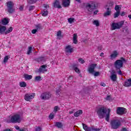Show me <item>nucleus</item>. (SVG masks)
<instances>
[{
	"mask_svg": "<svg viewBox=\"0 0 131 131\" xmlns=\"http://www.w3.org/2000/svg\"><path fill=\"white\" fill-rule=\"evenodd\" d=\"M11 123H20L21 122V116L16 114L11 116L10 122Z\"/></svg>",
	"mask_w": 131,
	"mask_h": 131,
	"instance_id": "obj_6",
	"label": "nucleus"
},
{
	"mask_svg": "<svg viewBox=\"0 0 131 131\" xmlns=\"http://www.w3.org/2000/svg\"><path fill=\"white\" fill-rule=\"evenodd\" d=\"M114 5V2H111L108 5V7H113V6Z\"/></svg>",
	"mask_w": 131,
	"mask_h": 131,
	"instance_id": "obj_48",
	"label": "nucleus"
},
{
	"mask_svg": "<svg viewBox=\"0 0 131 131\" xmlns=\"http://www.w3.org/2000/svg\"><path fill=\"white\" fill-rule=\"evenodd\" d=\"M35 28L37 30H40V29H42V26L40 24H37L35 25Z\"/></svg>",
	"mask_w": 131,
	"mask_h": 131,
	"instance_id": "obj_27",
	"label": "nucleus"
},
{
	"mask_svg": "<svg viewBox=\"0 0 131 131\" xmlns=\"http://www.w3.org/2000/svg\"><path fill=\"white\" fill-rule=\"evenodd\" d=\"M7 11L8 13L12 14L15 12V8H14V3L12 1H9L7 3Z\"/></svg>",
	"mask_w": 131,
	"mask_h": 131,
	"instance_id": "obj_7",
	"label": "nucleus"
},
{
	"mask_svg": "<svg viewBox=\"0 0 131 131\" xmlns=\"http://www.w3.org/2000/svg\"><path fill=\"white\" fill-rule=\"evenodd\" d=\"M36 32H37V30L36 29H33L32 30V33L33 34H35L36 33Z\"/></svg>",
	"mask_w": 131,
	"mask_h": 131,
	"instance_id": "obj_45",
	"label": "nucleus"
},
{
	"mask_svg": "<svg viewBox=\"0 0 131 131\" xmlns=\"http://www.w3.org/2000/svg\"><path fill=\"white\" fill-rule=\"evenodd\" d=\"M57 37L58 38V39H61V37H62V31H58L57 32Z\"/></svg>",
	"mask_w": 131,
	"mask_h": 131,
	"instance_id": "obj_26",
	"label": "nucleus"
},
{
	"mask_svg": "<svg viewBox=\"0 0 131 131\" xmlns=\"http://www.w3.org/2000/svg\"><path fill=\"white\" fill-rule=\"evenodd\" d=\"M124 58H122V59H118L114 63L115 68L119 75H122V73L121 72V70H120V68L123 67V62H124Z\"/></svg>",
	"mask_w": 131,
	"mask_h": 131,
	"instance_id": "obj_2",
	"label": "nucleus"
},
{
	"mask_svg": "<svg viewBox=\"0 0 131 131\" xmlns=\"http://www.w3.org/2000/svg\"><path fill=\"white\" fill-rule=\"evenodd\" d=\"M111 13H112L111 9H110V7H107L106 8V12L103 14V16L104 17H108V16H110V15H111Z\"/></svg>",
	"mask_w": 131,
	"mask_h": 131,
	"instance_id": "obj_18",
	"label": "nucleus"
},
{
	"mask_svg": "<svg viewBox=\"0 0 131 131\" xmlns=\"http://www.w3.org/2000/svg\"><path fill=\"white\" fill-rule=\"evenodd\" d=\"M6 30H7L6 26H3L0 25V33L5 34Z\"/></svg>",
	"mask_w": 131,
	"mask_h": 131,
	"instance_id": "obj_20",
	"label": "nucleus"
},
{
	"mask_svg": "<svg viewBox=\"0 0 131 131\" xmlns=\"http://www.w3.org/2000/svg\"><path fill=\"white\" fill-rule=\"evenodd\" d=\"M112 129H117L121 126V121L118 119H113L110 122Z\"/></svg>",
	"mask_w": 131,
	"mask_h": 131,
	"instance_id": "obj_4",
	"label": "nucleus"
},
{
	"mask_svg": "<svg viewBox=\"0 0 131 131\" xmlns=\"http://www.w3.org/2000/svg\"><path fill=\"white\" fill-rule=\"evenodd\" d=\"M75 19L73 18H69L68 19V21L69 22V23H70V24H72V23H74V21H75Z\"/></svg>",
	"mask_w": 131,
	"mask_h": 131,
	"instance_id": "obj_35",
	"label": "nucleus"
},
{
	"mask_svg": "<svg viewBox=\"0 0 131 131\" xmlns=\"http://www.w3.org/2000/svg\"><path fill=\"white\" fill-rule=\"evenodd\" d=\"M35 80L36 81H40L41 80V77L40 76L35 77Z\"/></svg>",
	"mask_w": 131,
	"mask_h": 131,
	"instance_id": "obj_40",
	"label": "nucleus"
},
{
	"mask_svg": "<svg viewBox=\"0 0 131 131\" xmlns=\"http://www.w3.org/2000/svg\"><path fill=\"white\" fill-rule=\"evenodd\" d=\"M19 131H27V129H20Z\"/></svg>",
	"mask_w": 131,
	"mask_h": 131,
	"instance_id": "obj_60",
	"label": "nucleus"
},
{
	"mask_svg": "<svg viewBox=\"0 0 131 131\" xmlns=\"http://www.w3.org/2000/svg\"><path fill=\"white\" fill-rule=\"evenodd\" d=\"M34 9V6H31L29 7V11H32Z\"/></svg>",
	"mask_w": 131,
	"mask_h": 131,
	"instance_id": "obj_49",
	"label": "nucleus"
},
{
	"mask_svg": "<svg viewBox=\"0 0 131 131\" xmlns=\"http://www.w3.org/2000/svg\"><path fill=\"white\" fill-rule=\"evenodd\" d=\"M100 56L101 57H102V56H104V53H101L100 54Z\"/></svg>",
	"mask_w": 131,
	"mask_h": 131,
	"instance_id": "obj_63",
	"label": "nucleus"
},
{
	"mask_svg": "<svg viewBox=\"0 0 131 131\" xmlns=\"http://www.w3.org/2000/svg\"><path fill=\"white\" fill-rule=\"evenodd\" d=\"M120 14V12L116 11V12L114 14V18H117V17H118V16H119Z\"/></svg>",
	"mask_w": 131,
	"mask_h": 131,
	"instance_id": "obj_42",
	"label": "nucleus"
},
{
	"mask_svg": "<svg viewBox=\"0 0 131 131\" xmlns=\"http://www.w3.org/2000/svg\"><path fill=\"white\" fill-rule=\"evenodd\" d=\"M9 59H10V56L6 55L4 57V59L3 60V63H4V64H6V63H7L8 62V60H9Z\"/></svg>",
	"mask_w": 131,
	"mask_h": 131,
	"instance_id": "obj_32",
	"label": "nucleus"
},
{
	"mask_svg": "<svg viewBox=\"0 0 131 131\" xmlns=\"http://www.w3.org/2000/svg\"><path fill=\"white\" fill-rule=\"evenodd\" d=\"M28 2L30 4H34V3L37 2V0H28Z\"/></svg>",
	"mask_w": 131,
	"mask_h": 131,
	"instance_id": "obj_43",
	"label": "nucleus"
},
{
	"mask_svg": "<svg viewBox=\"0 0 131 131\" xmlns=\"http://www.w3.org/2000/svg\"><path fill=\"white\" fill-rule=\"evenodd\" d=\"M43 7L44 8H45V9H48L50 8V6H49V5H47V4L44 5Z\"/></svg>",
	"mask_w": 131,
	"mask_h": 131,
	"instance_id": "obj_50",
	"label": "nucleus"
},
{
	"mask_svg": "<svg viewBox=\"0 0 131 131\" xmlns=\"http://www.w3.org/2000/svg\"><path fill=\"white\" fill-rule=\"evenodd\" d=\"M83 126V128L84 129L85 131H100L101 130V128H96L95 126H91V127H89L88 125H85V124L83 123L82 124Z\"/></svg>",
	"mask_w": 131,
	"mask_h": 131,
	"instance_id": "obj_9",
	"label": "nucleus"
},
{
	"mask_svg": "<svg viewBox=\"0 0 131 131\" xmlns=\"http://www.w3.org/2000/svg\"><path fill=\"white\" fill-rule=\"evenodd\" d=\"M19 85L21 88H25L26 86V83L25 82H20Z\"/></svg>",
	"mask_w": 131,
	"mask_h": 131,
	"instance_id": "obj_41",
	"label": "nucleus"
},
{
	"mask_svg": "<svg viewBox=\"0 0 131 131\" xmlns=\"http://www.w3.org/2000/svg\"><path fill=\"white\" fill-rule=\"evenodd\" d=\"M73 113H74V110L70 111V112H69V114H73Z\"/></svg>",
	"mask_w": 131,
	"mask_h": 131,
	"instance_id": "obj_59",
	"label": "nucleus"
},
{
	"mask_svg": "<svg viewBox=\"0 0 131 131\" xmlns=\"http://www.w3.org/2000/svg\"><path fill=\"white\" fill-rule=\"evenodd\" d=\"M58 110H60V107H59L58 106H55L54 108L53 112L54 113H57V111H58Z\"/></svg>",
	"mask_w": 131,
	"mask_h": 131,
	"instance_id": "obj_38",
	"label": "nucleus"
},
{
	"mask_svg": "<svg viewBox=\"0 0 131 131\" xmlns=\"http://www.w3.org/2000/svg\"><path fill=\"white\" fill-rule=\"evenodd\" d=\"M54 117H55V114H50L49 115V118L50 119H53Z\"/></svg>",
	"mask_w": 131,
	"mask_h": 131,
	"instance_id": "obj_44",
	"label": "nucleus"
},
{
	"mask_svg": "<svg viewBox=\"0 0 131 131\" xmlns=\"http://www.w3.org/2000/svg\"><path fill=\"white\" fill-rule=\"evenodd\" d=\"M106 99L107 100V101H110V100H111V97L110 96H108L106 97Z\"/></svg>",
	"mask_w": 131,
	"mask_h": 131,
	"instance_id": "obj_53",
	"label": "nucleus"
},
{
	"mask_svg": "<svg viewBox=\"0 0 131 131\" xmlns=\"http://www.w3.org/2000/svg\"><path fill=\"white\" fill-rule=\"evenodd\" d=\"M53 7H54V8H57V9H61V8H62L61 5H60V1L59 0H56L54 2Z\"/></svg>",
	"mask_w": 131,
	"mask_h": 131,
	"instance_id": "obj_17",
	"label": "nucleus"
},
{
	"mask_svg": "<svg viewBox=\"0 0 131 131\" xmlns=\"http://www.w3.org/2000/svg\"><path fill=\"white\" fill-rule=\"evenodd\" d=\"M123 85L126 88H128V86H131V82H124Z\"/></svg>",
	"mask_w": 131,
	"mask_h": 131,
	"instance_id": "obj_36",
	"label": "nucleus"
},
{
	"mask_svg": "<svg viewBox=\"0 0 131 131\" xmlns=\"http://www.w3.org/2000/svg\"><path fill=\"white\" fill-rule=\"evenodd\" d=\"M111 111L110 109L107 108L105 107H101L99 108H98L96 113H97V115H98V117L100 119H102V118H104V116H105V114L106 115L105 116V120L106 121H109V119H110V112Z\"/></svg>",
	"mask_w": 131,
	"mask_h": 131,
	"instance_id": "obj_1",
	"label": "nucleus"
},
{
	"mask_svg": "<svg viewBox=\"0 0 131 131\" xmlns=\"http://www.w3.org/2000/svg\"><path fill=\"white\" fill-rule=\"evenodd\" d=\"M36 131H41V127H37L35 129Z\"/></svg>",
	"mask_w": 131,
	"mask_h": 131,
	"instance_id": "obj_47",
	"label": "nucleus"
},
{
	"mask_svg": "<svg viewBox=\"0 0 131 131\" xmlns=\"http://www.w3.org/2000/svg\"><path fill=\"white\" fill-rule=\"evenodd\" d=\"M126 82H131V78L127 79Z\"/></svg>",
	"mask_w": 131,
	"mask_h": 131,
	"instance_id": "obj_58",
	"label": "nucleus"
},
{
	"mask_svg": "<svg viewBox=\"0 0 131 131\" xmlns=\"http://www.w3.org/2000/svg\"><path fill=\"white\" fill-rule=\"evenodd\" d=\"M52 97V94L50 92H45L41 94L40 99L41 100H49Z\"/></svg>",
	"mask_w": 131,
	"mask_h": 131,
	"instance_id": "obj_10",
	"label": "nucleus"
},
{
	"mask_svg": "<svg viewBox=\"0 0 131 131\" xmlns=\"http://www.w3.org/2000/svg\"><path fill=\"white\" fill-rule=\"evenodd\" d=\"M126 113V110L123 107H118L117 108V114L118 115H123Z\"/></svg>",
	"mask_w": 131,
	"mask_h": 131,
	"instance_id": "obj_12",
	"label": "nucleus"
},
{
	"mask_svg": "<svg viewBox=\"0 0 131 131\" xmlns=\"http://www.w3.org/2000/svg\"><path fill=\"white\" fill-rule=\"evenodd\" d=\"M121 131H127V129H126V128L124 127L122 128Z\"/></svg>",
	"mask_w": 131,
	"mask_h": 131,
	"instance_id": "obj_56",
	"label": "nucleus"
},
{
	"mask_svg": "<svg viewBox=\"0 0 131 131\" xmlns=\"http://www.w3.org/2000/svg\"><path fill=\"white\" fill-rule=\"evenodd\" d=\"M55 125L57 126V127H58V128H61V127L63 126V124H62V123L60 122H56Z\"/></svg>",
	"mask_w": 131,
	"mask_h": 131,
	"instance_id": "obj_29",
	"label": "nucleus"
},
{
	"mask_svg": "<svg viewBox=\"0 0 131 131\" xmlns=\"http://www.w3.org/2000/svg\"><path fill=\"white\" fill-rule=\"evenodd\" d=\"M99 5L100 3L96 1H91L89 3H87L86 9L89 12H93L95 9L99 7Z\"/></svg>",
	"mask_w": 131,
	"mask_h": 131,
	"instance_id": "obj_3",
	"label": "nucleus"
},
{
	"mask_svg": "<svg viewBox=\"0 0 131 131\" xmlns=\"http://www.w3.org/2000/svg\"><path fill=\"white\" fill-rule=\"evenodd\" d=\"M48 11H42V16H43V17H46L47 16H48Z\"/></svg>",
	"mask_w": 131,
	"mask_h": 131,
	"instance_id": "obj_39",
	"label": "nucleus"
},
{
	"mask_svg": "<svg viewBox=\"0 0 131 131\" xmlns=\"http://www.w3.org/2000/svg\"><path fill=\"white\" fill-rule=\"evenodd\" d=\"M64 51L67 54H72L74 52L73 47L71 45H67L65 47Z\"/></svg>",
	"mask_w": 131,
	"mask_h": 131,
	"instance_id": "obj_13",
	"label": "nucleus"
},
{
	"mask_svg": "<svg viewBox=\"0 0 131 131\" xmlns=\"http://www.w3.org/2000/svg\"><path fill=\"white\" fill-rule=\"evenodd\" d=\"M47 65H42L39 68V72L40 73H45L47 72L48 70H47Z\"/></svg>",
	"mask_w": 131,
	"mask_h": 131,
	"instance_id": "obj_15",
	"label": "nucleus"
},
{
	"mask_svg": "<svg viewBox=\"0 0 131 131\" xmlns=\"http://www.w3.org/2000/svg\"><path fill=\"white\" fill-rule=\"evenodd\" d=\"M78 62H79V63H80V64H84V63H85V61H84V60H83V59H82V58H79L78 59Z\"/></svg>",
	"mask_w": 131,
	"mask_h": 131,
	"instance_id": "obj_37",
	"label": "nucleus"
},
{
	"mask_svg": "<svg viewBox=\"0 0 131 131\" xmlns=\"http://www.w3.org/2000/svg\"><path fill=\"white\" fill-rule=\"evenodd\" d=\"M110 77L112 81H116V79H117V76L116 75L115 71H112Z\"/></svg>",
	"mask_w": 131,
	"mask_h": 131,
	"instance_id": "obj_14",
	"label": "nucleus"
},
{
	"mask_svg": "<svg viewBox=\"0 0 131 131\" xmlns=\"http://www.w3.org/2000/svg\"><path fill=\"white\" fill-rule=\"evenodd\" d=\"M62 6L66 8L69 7L70 6V0H62Z\"/></svg>",
	"mask_w": 131,
	"mask_h": 131,
	"instance_id": "obj_19",
	"label": "nucleus"
},
{
	"mask_svg": "<svg viewBox=\"0 0 131 131\" xmlns=\"http://www.w3.org/2000/svg\"><path fill=\"white\" fill-rule=\"evenodd\" d=\"M93 23V25H95L96 27H98V26H100V21H99V20H94Z\"/></svg>",
	"mask_w": 131,
	"mask_h": 131,
	"instance_id": "obj_30",
	"label": "nucleus"
},
{
	"mask_svg": "<svg viewBox=\"0 0 131 131\" xmlns=\"http://www.w3.org/2000/svg\"><path fill=\"white\" fill-rule=\"evenodd\" d=\"M73 69H74V71H75L76 72V73H78V74L80 73V70H79V69H78V68H77L75 66H74Z\"/></svg>",
	"mask_w": 131,
	"mask_h": 131,
	"instance_id": "obj_34",
	"label": "nucleus"
},
{
	"mask_svg": "<svg viewBox=\"0 0 131 131\" xmlns=\"http://www.w3.org/2000/svg\"><path fill=\"white\" fill-rule=\"evenodd\" d=\"M43 60V57H40L38 59V61H42Z\"/></svg>",
	"mask_w": 131,
	"mask_h": 131,
	"instance_id": "obj_57",
	"label": "nucleus"
},
{
	"mask_svg": "<svg viewBox=\"0 0 131 131\" xmlns=\"http://www.w3.org/2000/svg\"><path fill=\"white\" fill-rule=\"evenodd\" d=\"M116 12H120V10H121V5H116L115 7Z\"/></svg>",
	"mask_w": 131,
	"mask_h": 131,
	"instance_id": "obj_28",
	"label": "nucleus"
},
{
	"mask_svg": "<svg viewBox=\"0 0 131 131\" xmlns=\"http://www.w3.org/2000/svg\"><path fill=\"white\" fill-rule=\"evenodd\" d=\"M96 67H97V64H92L90 65L88 68V71L89 73L91 74H93L94 76L97 77V76H99L100 75V72H95V68H96Z\"/></svg>",
	"mask_w": 131,
	"mask_h": 131,
	"instance_id": "obj_5",
	"label": "nucleus"
},
{
	"mask_svg": "<svg viewBox=\"0 0 131 131\" xmlns=\"http://www.w3.org/2000/svg\"><path fill=\"white\" fill-rule=\"evenodd\" d=\"M3 25H7L9 23V20L7 18H4L1 22Z\"/></svg>",
	"mask_w": 131,
	"mask_h": 131,
	"instance_id": "obj_24",
	"label": "nucleus"
},
{
	"mask_svg": "<svg viewBox=\"0 0 131 131\" xmlns=\"http://www.w3.org/2000/svg\"><path fill=\"white\" fill-rule=\"evenodd\" d=\"M125 13L124 12H122L120 13V16H121L122 17H123V16H125Z\"/></svg>",
	"mask_w": 131,
	"mask_h": 131,
	"instance_id": "obj_52",
	"label": "nucleus"
},
{
	"mask_svg": "<svg viewBox=\"0 0 131 131\" xmlns=\"http://www.w3.org/2000/svg\"><path fill=\"white\" fill-rule=\"evenodd\" d=\"M24 77L25 78L26 80H30V79H32V75H28V74H24Z\"/></svg>",
	"mask_w": 131,
	"mask_h": 131,
	"instance_id": "obj_22",
	"label": "nucleus"
},
{
	"mask_svg": "<svg viewBox=\"0 0 131 131\" xmlns=\"http://www.w3.org/2000/svg\"><path fill=\"white\" fill-rule=\"evenodd\" d=\"M4 131H12L10 129H5Z\"/></svg>",
	"mask_w": 131,
	"mask_h": 131,
	"instance_id": "obj_62",
	"label": "nucleus"
},
{
	"mask_svg": "<svg viewBox=\"0 0 131 131\" xmlns=\"http://www.w3.org/2000/svg\"><path fill=\"white\" fill-rule=\"evenodd\" d=\"M124 24V21H121L117 23H113L112 24V30H115L116 29H120L122 27V26Z\"/></svg>",
	"mask_w": 131,
	"mask_h": 131,
	"instance_id": "obj_8",
	"label": "nucleus"
},
{
	"mask_svg": "<svg viewBox=\"0 0 131 131\" xmlns=\"http://www.w3.org/2000/svg\"><path fill=\"white\" fill-rule=\"evenodd\" d=\"M128 17L129 18L131 19V14L128 15Z\"/></svg>",
	"mask_w": 131,
	"mask_h": 131,
	"instance_id": "obj_64",
	"label": "nucleus"
},
{
	"mask_svg": "<svg viewBox=\"0 0 131 131\" xmlns=\"http://www.w3.org/2000/svg\"><path fill=\"white\" fill-rule=\"evenodd\" d=\"M35 96V94L34 93L32 94H26L25 95V100L26 101H28L30 102L32 99L34 98V97Z\"/></svg>",
	"mask_w": 131,
	"mask_h": 131,
	"instance_id": "obj_11",
	"label": "nucleus"
},
{
	"mask_svg": "<svg viewBox=\"0 0 131 131\" xmlns=\"http://www.w3.org/2000/svg\"><path fill=\"white\" fill-rule=\"evenodd\" d=\"M98 13H99V11H98V10H95V11L94 12V15H97V14H98Z\"/></svg>",
	"mask_w": 131,
	"mask_h": 131,
	"instance_id": "obj_54",
	"label": "nucleus"
},
{
	"mask_svg": "<svg viewBox=\"0 0 131 131\" xmlns=\"http://www.w3.org/2000/svg\"><path fill=\"white\" fill-rule=\"evenodd\" d=\"M13 31V27H9L7 30H5V35L9 34V33H11Z\"/></svg>",
	"mask_w": 131,
	"mask_h": 131,
	"instance_id": "obj_25",
	"label": "nucleus"
},
{
	"mask_svg": "<svg viewBox=\"0 0 131 131\" xmlns=\"http://www.w3.org/2000/svg\"><path fill=\"white\" fill-rule=\"evenodd\" d=\"M15 128H16L17 130L20 129V127L18 126H15Z\"/></svg>",
	"mask_w": 131,
	"mask_h": 131,
	"instance_id": "obj_61",
	"label": "nucleus"
},
{
	"mask_svg": "<svg viewBox=\"0 0 131 131\" xmlns=\"http://www.w3.org/2000/svg\"><path fill=\"white\" fill-rule=\"evenodd\" d=\"M81 114H82V111L80 110L74 113V116H75V117H78V116L81 115Z\"/></svg>",
	"mask_w": 131,
	"mask_h": 131,
	"instance_id": "obj_23",
	"label": "nucleus"
},
{
	"mask_svg": "<svg viewBox=\"0 0 131 131\" xmlns=\"http://www.w3.org/2000/svg\"><path fill=\"white\" fill-rule=\"evenodd\" d=\"M68 79H69V80H71L73 79V76H69L68 77Z\"/></svg>",
	"mask_w": 131,
	"mask_h": 131,
	"instance_id": "obj_51",
	"label": "nucleus"
},
{
	"mask_svg": "<svg viewBox=\"0 0 131 131\" xmlns=\"http://www.w3.org/2000/svg\"><path fill=\"white\" fill-rule=\"evenodd\" d=\"M23 10H24V5H20L19 6V10L23 11Z\"/></svg>",
	"mask_w": 131,
	"mask_h": 131,
	"instance_id": "obj_46",
	"label": "nucleus"
},
{
	"mask_svg": "<svg viewBox=\"0 0 131 131\" xmlns=\"http://www.w3.org/2000/svg\"><path fill=\"white\" fill-rule=\"evenodd\" d=\"M73 43L76 45L78 41H77V34H74L73 36Z\"/></svg>",
	"mask_w": 131,
	"mask_h": 131,
	"instance_id": "obj_21",
	"label": "nucleus"
},
{
	"mask_svg": "<svg viewBox=\"0 0 131 131\" xmlns=\"http://www.w3.org/2000/svg\"><path fill=\"white\" fill-rule=\"evenodd\" d=\"M61 95V89H57L56 91V95L57 97H60Z\"/></svg>",
	"mask_w": 131,
	"mask_h": 131,
	"instance_id": "obj_33",
	"label": "nucleus"
},
{
	"mask_svg": "<svg viewBox=\"0 0 131 131\" xmlns=\"http://www.w3.org/2000/svg\"><path fill=\"white\" fill-rule=\"evenodd\" d=\"M32 52V47L29 46L28 48V51H27V54L30 55L31 54V52Z\"/></svg>",
	"mask_w": 131,
	"mask_h": 131,
	"instance_id": "obj_31",
	"label": "nucleus"
},
{
	"mask_svg": "<svg viewBox=\"0 0 131 131\" xmlns=\"http://www.w3.org/2000/svg\"><path fill=\"white\" fill-rule=\"evenodd\" d=\"M100 85H101V86H106V84H105V83H101Z\"/></svg>",
	"mask_w": 131,
	"mask_h": 131,
	"instance_id": "obj_55",
	"label": "nucleus"
},
{
	"mask_svg": "<svg viewBox=\"0 0 131 131\" xmlns=\"http://www.w3.org/2000/svg\"><path fill=\"white\" fill-rule=\"evenodd\" d=\"M118 55H119V54L118 53L117 51H113L111 54V55H110L111 59L113 60L116 58H117V57L118 56Z\"/></svg>",
	"mask_w": 131,
	"mask_h": 131,
	"instance_id": "obj_16",
	"label": "nucleus"
}]
</instances>
